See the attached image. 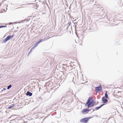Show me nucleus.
<instances>
[{
    "instance_id": "obj_1",
    "label": "nucleus",
    "mask_w": 123,
    "mask_h": 123,
    "mask_svg": "<svg viewBox=\"0 0 123 123\" xmlns=\"http://www.w3.org/2000/svg\"><path fill=\"white\" fill-rule=\"evenodd\" d=\"M92 97H90L88 98L87 101L85 104V106H87L88 108L91 107V105L92 101Z\"/></svg>"
},
{
    "instance_id": "obj_2",
    "label": "nucleus",
    "mask_w": 123,
    "mask_h": 123,
    "mask_svg": "<svg viewBox=\"0 0 123 123\" xmlns=\"http://www.w3.org/2000/svg\"><path fill=\"white\" fill-rule=\"evenodd\" d=\"M92 117H89L82 119L80 120V121L82 123H87L89 119Z\"/></svg>"
},
{
    "instance_id": "obj_3",
    "label": "nucleus",
    "mask_w": 123,
    "mask_h": 123,
    "mask_svg": "<svg viewBox=\"0 0 123 123\" xmlns=\"http://www.w3.org/2000/svg\"><path fill=\"white\" fill-rule=\"evenodd\" d=\"M96 91L97 92H98L99 91H101L102 90V87L101 85L99 86L96 87L95 88Z\"/></svg>"
},
{
    "instance_id": "obj_4",
    "label": "nucleus",
    "mask_w": 123,
    "mask_h": 123,
    "mask_svg": "<svg viewBox=\"0 0 123 123\" xmlns=\"http://www.w3.org/2000/svg\"><path fill=\"white\" fill-rule=\"evenodd\" d=\"M102 101L103 103H106L108 101L107 99L105 98V97H103L102 98Z\"/></svg>"
},
{
    "instance_id": "obj_5",
    "label": "nucleus",
    "mask_w": 123,
    "mask_h": 123,
    "mask_svg": "<svg viewBox=\"0 0 123 123\" xmlns=\"http://www.w3.org/2000/svg\"><path fill=\"white\" fill-rule=\"evenodd\" d=\"M90 110H89V109H83L82 110L81 112L82 113H86L87 112L89 111Z\"/></svg>"
},
{
    "instance_id": "obj_6",
    "label": "nucleus",
    "mask_w": 123,
    "mask_h": 123,
    "mask_svg": "<svg viewBox=\"0 0 123 123\" xmlns=\"http://www.w3.org/2000/svg\"><path fill=\"white\" fill-rule=\"evenodd\" d=\"M13 36V35L8 36H7L6 38H7L8 40H10V39H12Z\"/></svg>"
},
{
    "instance_id": "obj_7",
    "label": "nucleus",
    "mask_w": 123,
    "mask_h": 123,
    "mask_svg": "<svg viewBox=\"0 0 123 123\" xmlns=\"http://www.w3.org/2000/svg\"><path fill=\"white\" fill-rule=\"evenodd\" d=\"M32 94V93L28 91L26 93V95L27 96H31Z\"/></svg>"
},
{
    "instance_id": "obj_8",
    "label": "nucleus",
    "mask_w": 123,
    "mask_h": 123,
    "mask_svg": "<svg viewBox=\"0 0 123 123\" xmlns=\"http://www.w3.org/2000/svg\"><path fill=\"white\" fill-rule=\"evenodd\" d=\"M14 105H15L14 104L12 105L11 106H9L8 107V109H11V108H12L13 107V106H14Z\"/></svg>"
},
{
    "instance_id": "obj_9",
    "label": "nucleus",
    "mask_w": 123,
    "mask_h": 123,
    "mask_svg": "<svg viewBox=\"0 0 123 123\" xmlns=\"http://www.w3.org/2000/svg\"><path fill=\"white\" fill-rule=\"evenodd\" d=\"M95 104V102L93 100H92V103L91 105V107L93 106Z\"/></svg>"
},
{
    "instance_id": "obj_10",
    "label": "nucleus",
    "mask_w": 123,
    "mask_h": 123,
    "mask_svg": "<svg viewBox=\"0 0 123 123\" xmlns=\"http://www.w3.org/2000/svg\"><path fill=\"white\" fill-rule=\"evenodd\" d=\"M8 40H7V38H6L4 39L3 40V41H2V43H4L6 42H7Z\"/></svg>"
},
{
    "instance_id": "obj_11",
    "label": "nucleus",
    "mask_w": 123,
    "mask_h": 123,
    "mask_svg": "<svg viewBox=\"0 0 123 123\" xmlns=\"http://www.w3.org/2000/svg\"><path fill=\"white\" fill-rule=\"evenodd\" d=\"M105 97L106 98H108V95L107 94V91H106V92L105 93Z\"/></svg>"
},
{
    "instance_id": "obj_12",
    "label": "nucleus",
    "mask_w": 123,
    "mask_h": 123,
    "mask_svg": "<svg viewBox=\"0 0 123 123\" xmlns=\"http://www.w3.org/2000/svg\"><path fill=\"white\" fill-rule=\"evenodd\" d=\"M16 116V115H12V116H11L10 117V118H12V120H14V119H15V118H13V117H14V116Z\"/></svg>"
},
{
    "instance_id": "obj_13",
    "label": "nucleus",
    "mask_w": 123,
    "mask_h": 123,
    "mask_svg": "<svg viewBox=\"0 0 123 123\" xmlns=\"http://www.w3.org/2000/svg\"><path fill=\"white\" fill-rule=\"evenodd\" d=\"M71 22H68V23L67 24V25L68 26V27L67 28H68V27L71 25Z\"/></svg>"
},
{
    "instance_id": "obj_14",
    "label": "nucleus",
    "mask_w": 123,
    "mask_h": 123,
    "mask_svg": "<svg viewBox=\"0 0 123 123\" xmlns=\"http://www.w3.org/2000/svg\"><path fill=\"white\" fill-rule=\"evenodd\" d=\"M43 41V40H42V39H41L38 42H37V44H38L39 43H40L41 42H42V41Z\"/></svg>"
},
{
    "instance_id": "obj_15",
    "label": "nucleus",
    "mask_w": 123,
    "mask_h": 123,
    "mask_svg": "<svg viewBox=\"0 0 123 123\" xmlns=\"http://www.w3.org/2000/svg\"><path fill=\"white\" fill-rule=\"evenodd\" d=\"M12 87V85H10L9 86H7V89H9Z\"/></svg>"
},
{
    "instance_id": "obj_16",
    "label": "nucleus",
    "mask_w": 123,
    "mask_h": 123,
    "mask_svg": "<svg viewBox=\"0 0 123 123\" xmlns=\"http://www.w3.org/2000/svg\"><path fill=\"white\" fill-rule=\"evenodd\" d=\"M38 45V44L36 42L34 44V46H35V47H36Z\"/></svg>"
},
{
    "instance_id": "obj_17",
    "label": "nucleus",
    "mask_w": 123,
    "mask_h": 123,
    "mask_svg": "<svg viewBox=\"0 0 123 123\" xmlns=\"http://www.w3.org/2000/svg\"><path fill=\"white\" fill-rule=\"evenodd\" d=\"M100 107L99 106H98V107H96L95 108V109L96 110H98L100 108Z\"/></svg>"
},
{
    "instance_id": "obj_18",
    "label": "nucleus",
    "mask_w": 123,
    "mask_h": 123,
    "mask_svg": "<svg viewBox=\"0 0 123 123\" xmlns=\"http://www.w3.org/2000/svg\"><path fill=\"white\" fill-rule=\"evenodd\" d=\"M105 105V104L104 103V104H102L100 106V108L101 107L103 106L104 105Z\"/></svg>"
},
{
    "instance_id": "obj_19",
    "label": "nucleus",
    "mask_w": 123,
    "mask_h": 123,
    "mask_svg": "<svg viewBox=\"0 0 123 123\" xmlns=\"http://www.w3.org/2000/svg\"><path fill=\"white\" fill-rule=\"evenodd\" d=\"M105 105V104L104 103V104H102L100 106V108L101 107L103 106L104 105Z\"/></svg>"
},
{
    "instance_id": "obj_20",
    "label": "nucleus",
    "mask_w": 123,
    "mask_h": 123,
    "mask_svg": "<svg viewBox=\"0 0 123 123\" xmlns=\"http://www.w3.org/2000/svg\"><path fill=\"white\" fill-rule=\"evenodd\" d=\"M6 26H5V25H4H4L1 26V28H3V27H6Z\"/></svg>"
},
{
    "instance_id": "obj_21",
    "label": "nucleus",
    "mask_w": 123,
    "mask_h": 123,
    "mask_svg": "<svg viewBox=\"0 0 123 123\" xmlns=\"http://www.w3.org/2000/svg\"><path fill=\"white\" fill-rule=\"evenodd\" d=\"M36 47H35V46H34V47L31 48V50L32 49H34Z\"/></svg>"
},
{
    "instance_id": "obj_22",
    "label": "nucleus",
    "mask_w": 123,
    "mask_h": 123,
    "mask_svg": "<svg viewBox=\"0 0 123 123\" xmlns=\"http://www.w3.org/2000/svg\"><path fill=\"white\" fill-rule=\"evenodd\" d=\"M32 50H31H31H30L29 51V52L28 53V54H29L31 52Z\"/></svg>"
},
{
    "instance_id": "obj_23",
    "label": "nucleus",
    "mask_w": 123,
    "mask_h": 123,
    "mask_svg": "<svg viewBox=\"0 0 123 123\" xmlns=\"http://www.w3.org/2000/svg\"><path fill=\"white\" fill-rule=\"evenodd\" d=\"M6 89L5 88H3V90H2V91H1V92H2V91H3V90H5Z\"/></svg>"
},
{
    "instance_id": "obj_24",
    "label": "nucleus",
    "mask_w": 123,
    "mask_h": 123,
    "mask_svg": "<svg viewBox=\"0 0 123 123\" xmlns=\"http://www.w3.org/2000/svg\"><path fill=\"white\" fill-rule=\"evenodd\" d=\"M1 78V75L0 74V78Z\"/></svg>"
},
{
    "instance_id": "obj_25",
    "label": "nucleus",
    "mask_w": 123,
    "mask_h": 123,
    "mask_svg": "<svg viewBox=\"0 0 123 123\" xmlns=\"http://www.w3.org/2000/svg\"><path fill=\"white\" fill-rule=\"evenodd\" d=\"M65 102H66L65 101H64V102H63V103H65Z\"/></svg>"
},
{
    "instance_id": "obj_26",
    "label": "nucleus",
    "mask_w": 123,
    "mask_h": 123,
    "mask_svg": "<svg viewBox=\"0 0 123 123\" xmlns=\"http://www.w3.org/2000/svg\"><path fill=\"white\" fill-rule=\"evenodd\" d=\"M77 26V25H75V27L76 28V27Z\"/></svg>"
},
{
    "instance_id": "obj_27",
    "label": "nucleus",
    "mask_w": 123,
    "mask_h": 123,
    "mask_svg": "<svg viewBox=\"0 0 123 123\" xmlns=\"http://www.w3.org/2000/svg\"><path fill=\"white\" fill-rule=\"evenodd\" d=\"M68 102V101H67V102H66V103H67Z\"/></svg>"
},
{
    "instance_id": "obj_28",
    "label": "nucleus",
    "mask_w": 123,
    "mask_h": 123,
    "mask_svg": "<svg viewBox=\"0 0 123 123\" xmlns=\"http://www.w3.org/2000/svg\"><path fill=\"white\" fill-rule=\"evenodd\" d=\"M66 98H65V100H66Z\"/></svg>"
},
{
    "instance_id": "obj_29",
    "label": "nucleus",
    "mask_w": 123,
    "mask_h": 123,
    "mask_svg": "<svg viewBox=\"0 0 123 123\" xmlns=\"http://www.w3.org/2000/svg\"><path fill=\"white\" fill-rule=\"evenodd\" d=\"M1 28V26H0V28Z\"/></svg>"
},
{
    "instance_id": "obj_30",
    "label": "nucleus",
    "mask_w": 123,
    "mask_h": 123,
    "mask_svg": "<svg viewBox=\"0 0 123 123\" xmlns=\"http://www.w3.org/2000/svg\"><path fill=\"white\" fill-rule=\"evenodd\" d=\"M94 110L93 109V111Z\"/></svg>"
},
{
    "instance_id": "obj_31",
    "label": "nucleus",
    "mask_w": 123,
    "mask_h": 123,
    "mask_svg": "<svg viewBox=\"0 0 123 123\" xmlns=\"http://www.w3.org/2000/svg\"><path fill=\"white\" fill-rule=\"evenodd\" d=\"M7 93V92H6V93H5V94H6V93Z\"/></svg>"
},
{
    "instance_id": "obj_32",
    "label": "nucleus",
    "mask_w": 123,
    "mask_h": 123,
    "mask_svg": "<svg viewBox=\"0 0 123 123\" xmlns=\"http://www.w3.org/2000/svg\"><path fill=\"white\" fill-rule=\"evenodd\" d=\"M7 93V92H6V93H5V94H6V93Z\"/></svg>"
},
{
    "instance_id": "obj_33",
    "label": "nucleus",
    "mask_w": 123,
    "mask_h": 123,
    "mask_svg": "<svg viewBox=\"0 0 123 123\" xmlns=\"http://www.w3.org/2000/svg\"><path fill=\"white\" fill-rule=\"evenodd\" d=\"M7 93V92H6V93H5V94H6V93Z\"/></svg>"
}]
</instances>
